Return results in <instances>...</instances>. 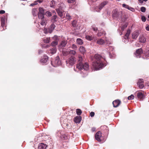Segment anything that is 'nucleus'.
<instances>
[{
	"mask_svg": "<svg viewBox=\"0 0 149 149\" xmlns=\"http://www.w3.org/2000/svg\"><path fill=\"white\" fill-rule=\"evenodd\" d=\"M74 121L77 123H79L81 120V117L80 116L76 117L74 118Z\"/></svg>",
	"mask_w": 149,
	"mask_h": 149,
	"instance_id": "412c9836",
	"label": "nucleus"
},
{
	"mask_svg": "<svg viewBox=\"0 0 149 149\" xmlns=\"http://www.w3.org/2000/svg\"><path fill=\"white\" fill-rule=\"evenodd\" d=\"M103 127H104L105 128H107V127L106 126H103Z\"/></svg>",
	"mask_w": 149,
	"mask_h": 149,
	"instance_id": "69168bd1",
	"label": "nucleus"
},
{
	"mask_svg": "<svg viewBox=\"0 0 149 149\" xmlns=\"http://www.w3.org/2000/svg\"><path fill=\"white\" fill-rule=\"evenodd\" d=\"M58 42L57 41H53L51 43V45L52 46H55L58 44Z\"/></svg>",
	"mask_w": 149,
	"mask_h": 149,
	"instance_id": "58836bf2",
	"label": "nucleus"
},
{
	"mask_svg": "<svg viewBox=\"0 0 149 149\" xmlns=\"http://www.w3.org/2000/svg\"><path fill=\"white\" fill-rule=\"evenodd\" d=\"M107 4V2L104 1L101 3L100 5L99 9L96 10V11L97 12H100V10L104 7V6Z\"/></svg>",
	"mask_w": 149,
	"mask_h": 149,
	"instance_id": "4468645a",
	"label": "nucleus"
},
{
	"mask_svg": "<svg viewBox=\"0 0 149 149\" xmlns=\"http://www.w3.org/2000/svg\"><path fill=\"white\" fill-rule=\"evenodd\" d=\"M69 49H68V51H66V52H64V51H63V55L65 56L68 55V54H69Z\"/></svg>",
	"mask_w": 149,
	"mask_h": 149,
	"instance_id": "ea45409f",
	"label": "nucleus"
},
{
	"mask_svg": "<svg viewBox=\"0 0 149 149\" xmlns=\"http://www.w3.org/2000/svg\"><path fill=\"white\" fill-rule=\"evenodd\" d=\"M56 49L55 48H53L50 50V52L53 54H55L56 52Z\"/></svg>",
	"mask_w": 149,
	"mask_h": 149,
	"instance_id": "473e14b6",
	"label": "nucleus"
},
{
	"mask_svg": "<svg viewBox=\"0 0 149 149\" xmlns=\"http://www.w3.org/2000/svg\"><path fill=\"white\" fill-rule=\"evenodd\" d=\"M141 20L143 22H145L146 21V17L144 16H142V17H141Z\"/></svg>",
	"mask_w": 149,
	"mask_h": 149,
	"instance_id": "603ef678",
	"label": "nucleus"
},
{
	"mask_svg": "<svg viewBox=\"0 0 149 149\" xmlns=\"http://www.w3.org/2000/svg\"><path fill=\"white\" fill-rule=\"evenodd\" d=\"M55 4V1H54L52 0L51 1L50 3V5L51 7H53L54 6Z\"/></svg>",
	"mask_w": 149,
	"mask_h": 149,
	"instance_id": "4c0bfd02",
	"label": "nucleus"
},
{
	"mask_svg": "<svg viewBox=\"0 0 149 149\" xmlns=\"http://www.w3.org/2000/svg\"><path fill=\"white\" fill-rule=\"evenodd\" d=\"M56 11L58 15L61 17H62L63 16V13L64 11L60 8H59L56 9Z\"/></svg>",
	"mask_w": 149,
	"mask_h": 149,
	"instance_id": "f8f14e48",
	"label": "nucleus"
},
{
	"mask_svg": "<svg viewBox=\"0 0 149 149\" xmlns=\"http://www.w3.org/2000/svg\"><path fill=\"white\" fill-rule=\"evenodd\" d=\"M76 22L75 21H73L72 23V24L73 26H76Z\"/></svg>",
	"mask_w": 149,
	"mask_h": 149,
	"instance_id": "864d4df0",
	"label": "nucleus"
},
{
	"mask_svg": "<svg viewBox=\"0 0 149 149\" xmlns=\"http://www.w3.org/2000/svg\"><path fill=\"white\" fill-rule=\"evenodd\" d=\"M130 29H128L127 31L125 36L124 38L123 39V42L126 43L128 41V37L130 34Z\"/></svg>",
	"mask_w": 149,
	"mask_h": 149,
	"instance_id": "423d86ee",
	"label": "nucleus"
},
{
	"mask_svg": "<svg viewBox=\"0 0 149 149\" xmlns=\"http://www.w3.org/2000/svg\"><path fill=\"white\" fill-rule=\"evenodd\" d=\"M143 0V1H148V0Z\"/></svg>",
	"mask_w": 149,
	"mask_h": 149,
	"instance_id": "338daca9",
	"label": "nucleus"
},
{
	"mask_svg": "<svg viewBox=\"0 0 149 149\" xmlns=\"http://www.w3.org/2000/svg\"><path fill=\"white\" fill-rule=\"evenodd\" d=\"M49 47V46H48V45H47L46 46V47Z\"/></svg>",
	"mask_w": 149,
	"mask_h": 149,
	"instance_id": "774afa93",
	"label": "nucleus"
},
{
	"mask_svg": "<svg viewBox=\"0 0 149 149\" xmlns=\"http://www.w3.org/2000/svg\"><path fill=\"white\" fill-rule=\"evenodd\" d=\"M76 113L77 115H80L82 113V111L81 110H80V109H77L76 110Z\"/></svg>",
	"mask_w": 149,
	"mask_h": 149,
	"instance_id": "e433bc0d",
	"label": "nucleus"
},
{
	"mask_svg": "<svg viewBox=\"0 0 149 149\" xmlns=\"http://www.w3.org/2000/svg\"><path fill=\"white\" fill-rule=\"evenodd\" d=\"M48 59V57L46 55H45L43 58L40 60V62L43 64L47 62Z\"/></svg>",
	"mask_w": 149,
	"mask_h": 149,
	"instance_id": "ddd939ff",
	"label": "nucleus"
},
{
	"mask_svg": "<svg viewBox=\"0 0 149 149\" xmlns=\"http://www.w3.org/2000/svg\"><path fill=\"white\" fill-rule=\"evenodd\" d=\"M120 13L117 10H115L113 11L112 16L113 17H117L119 16Z\"/></svg>",
	"mask_w": 149,
	"mask_h": 149,
	"instance_id": "6ab92c4d",
	"label": "nucleus"
},
{
	"mask_svg": "<svg viewBox=\"0 0 149 149\" xmlns=\"http://www.w3.org/2000/svg\"><path fill=\"white\" fill-rule=\"evenodd\" d=\"M143 83V81L142 79H140L139 80L138 82L137 83V84L138 85L139 88L141 89L143 88L144 87Z\"/></svg>",
	"mask_w": 149,
	"mask_h": 149,
	"instance_id": "1a4fd4ad",
	"label": "nucleus"
},
{
	"mask_svg": "<svg viewBox=\"0 0 149 149\" xmlns=\"http://www.w3.org/2000/svg\"><path fill=\"white\" fill-rule=\"evenodd\" d=\"M144 56H145V58L146 59L148 58V57H149V49H148L146 50Z\"/></svg>",
	"mask_w": 149,
	"mask_h": 149,
	"instance_id": "5701e85b",
	"label": "nucleus"
},
{
	"mask_svg": "<svg viewBox=\"0 0 149 149\" xmlns=\"http://www.w3.org/2000/svg\"><path fill=\"white\" fill-rule=\"evenodd\" d=\"M79 63L77 65V68L80 70V73L83 74V77H85L87 74V71L89 69V66L87 63H83L81 61L82 58L81 56L79 58Z\"/></svg>",
	"mask_w": 149,
	"mask_h": 149,
	"instance_id": "f257e3e1",
	"label": "nucleus"
},
{
	"mask_svg": "<svg viewBox=\"0 0 149 149\" xmlns=\"http://www.w3.org/2000/svg\"><path fill=\"white\" fill-rule=\"evenodd\" d=\"M139 34V32L138 31H136L134 32L132 34V38L136 39L138 36Z\"/></svg>",
	"mask_w": 149,
	"mask_h": 149,
	"instance_id": "9d476101",
	"label": "nucleus"
},
{
	"mask_svg": "<svg viewBox=\"0 0 149 149\" xmlns=\"http://www.w3.org/2000/svg\"><path fill=\"white\" fill-rule=\"evenodd\" d=\"M105 31L103 30H101L100 31L98 32L97 34L98 36H101L102 35L105 34Z\"/></svg>",
	"mask_w": 149,
	"mask_h": 149,
	"instance_id": "393cba45",
	"label": "nucleus"
},
{
	"mask_svg": "<svg viewBox=\"0 0 149 149\" xmlns=\"http://www.w3.org/2000/svg\"><path fill=\"white\" fill-rule=\"evenodd\" d=\"M75 0H67L68 2L69 3H72L74 2Z\"/></svg>",
	"mask_w": 149,
	"mask_h": 149,
	"instance_id": "3c124183",
	"label": "nucleus"
},
{
	"mask_svg": "<svg viewBox=\"0 0 149 149\" xmlns=\"http://www.w3.org/2000/svg\"><path fill=\"white\" fill-rule=\"evenodd\" d=\"M138 1L139 2L141 3H142L143 2V0H138Z\"/></svg>",
	"mask_w": 149,
	"mask_h": 149,
	"instance_id": "052dcab7",
	"label": "nucleus"
},
{
	"mask_svg": "<svg viewBox=\"0 0 149 149\" xmlns=\"http://www.w3.org/2000/svg\"><path fill=\"white\" fill-rule=\"evenodd\" d=\"M127 26V25L126 24H125L123 25L121 27V29L122 31H123L126 28Z\"/></svg>",
	"mask_w": 149,
	"mask_h": 149,
	"instance_id": "de8ad7c7",
	"label": "nucleus"
},
{
	"mask_svg": "<svg viewBox=\"0 0 149 149\" xmlns=\"http://www.w3.org/2000/svg\"><path fill=\"white\" fill-rule=\"evenodd\" d=\"M36 3H33L31 4L30 5V6H33L36 5Z\"/></svg>",
	"mask_w": 149,
	"mask_h": 149,
	"instance_id": "e2e57ef3",
	"label": "nucleus"
},
{
	"mask_svg": "<svg viewBox=\"0 0 149 149\" xmlns=\"http://www.w3.org/2000/svg\"><path fill=\"white\" fill-rule=\"evenodd\" d=\"M137 96L138 98L141 100H142L145 98V96L143 93L141 92H139L137 93Z\"/></svg>",
	"mask_w": 149,
	"mask_h": 149,
	"instance_id": "2eb2a0df",
	"label": "nucleus"
},
{
	"mask_svg": "<svg viewBox=\"0 0 149 149\" xmlns=\"http://www.w3.org/2000/svg\"><path fill=\"white\" fill-rule=\"evenodd\" d=\"M55 27V26L54 24H52L48 28L49 33H51Z\"/></svg>",
	"mask_w": 149,
	"mask_h": 149,
	"instance_id": "dca6fc26",
	"label": "nucleus"
},
{
	"mask_svg": "<svg viewBox=\"0 0 149 149\" xmlns=\"http://www.w3.org/2000/svg\"><path fill=\"white\" fill-rule=\"evenodd\" d=\"M38 2H39L40 3L42 2L43 0H38Z\"/></svg>",
	"mask_w": 149,
	"mask_h": 149,
	"instance_id": "680f3d73",
	"label": "nucleus"
},
{
	"mask_svg": "<svg viewBox=\"0 0 149 149\" xmlns=\"http://www.w3.org/2000/svg\"><path fill=\"white\" fill-rule=\"evenodd\" d=\"M39 12L38 13L44 14V10L41 7H40L38 9Z\"/></svg>",
	"mask_w": 149,
	"mask_h": 149,
	"instance_id": "f704fd0d",
	"label": "nucleus"
},
{
	"mask_svg": "<svg viewBox=\"0 0 149 149\" xmlns=\"http://www.w3.org/2000/svg\"><path fill=\"white\" fill-rule=\"evenodd\" d=\"M40 24L42 26H44L46 25V20L45 18L41 19Z\"/></svg>",
	"mask_w": 149,
	"mask_h": 149,
	"instance_id": "7c9ffc66",
	"label": "nucleus"
},
{
	"mask_svg": "<svg viewBox=\"0 0 149 149\" xmlns=\"http://www.w3.org/2000/svg\"><path fill=\"white\" fill-rule=\"evenodd\" d=\"M139 41L140 42L144 43L146 41V39L143 36H140L139 37Z\"/></svg>",
	"mask_w": 149,
	"mask_h": 149,
	"instance_id": "f3484780",
	"label": "nucleus"
},
{
	"mask_svg": "<svg viewBox=\"0 0 149 149\" xmlns=\"http://www.w3.org/2000/svg\"><path fill=\"white\" fill-rule=\"evenodd\" d=\"M86 38L87 40L90 41L93 40H94V38L92 36H91L88 35H87L86 36Z\"/></svg>",
	"mask_w": 149,
	"mask_h": 149,
	"instance_id": "2f4dec72",
	"label": "nucleus"
},
{
	"mask_svg": "<svg viewBox=\"0 0 149 149\" xmlns=\"http://www.w3.org/2000/svg\"><path fill=\"white\" fill-rule=\"evenodd\" d=\"M94 57L96 61L93 62V66L95 70H99L106 65L102 63V61H101L102 58L100 55L98 54H96L95 55Z\"/></svg>",
	"mask_w": 149,
	"mask_h": 149,
	"instance_id": "f03ea898",
	"label": "nucleus"
},
{
	"mask_svg": "<svg viewBox=\"0 0 149 149\" xmlns=\"http://www.w3.org/2000/svg\"><path fill=\"white\" fill-rule=\"evenodd\" d=\"M96 130V128L95 127H93L91 129V131L92 132H94Z\"/></svg>",
	"mask_w": 149,
	"mask_h": 149,
	"instance_id": "6e6d98bb",
	"label": "nucleus"
},
{
	"mask_svg": "<svg viewBox=\"0 0 149 149\" xmlns=\"http://www.w3.org/2000/svg\"><path fill=\"white\" fill-rule=\"evenodd\" d=\"M38 15L39 19H41L45 18L44 16V14L38 13Z\"/></svg>",
	"mask_w": 149,
	"mask_h": 149,
	"instance_id": "72a5a7b5",
	"label": "nucleus"
},
{
	"mask_svg": "<svg viewBox=\"0 0 149 149\" xmlns=\"http://www.w3.org/2000/svg\"><path fill=\"white\" fill-rule=\"evenodd\" d=\"M52 65L54 67H56L59 65L61 64V61L60 60L59 57L57 56L54 61H51Z\"/></svg>",
	"mask_w": 149,
	"mask_h": 149,
	"instance_id": "39448f33",
	"label": "nucleus"
},
{
	"mask_svg": "<svg viewBox=\"0 0 149 149\" xmlns=\"http://www.w3.org/2000/svg\"><path fill=\"white\" fill-rule=\"evenodd\" d=\"M52 38L54 41H57V42L59 40V37L57 36H55Z\"/></svg>",
	"mask_w": 149,
	"mask_h": 149,
	"instance_id": "c9c22d12",
	"label": "nucleus"
},
{
	"mask_svg": "<svg viewBox=\"0 0 149 149\" xmlns=\"http://www.w3.org/2000/svg\"><path fill=\"white\" fill-rule=\"evenodd\" d=\"M37 9L36 8H33L32 10V13L33 16H36L37 15Z\"/></svg>",
	"mask_w": 149,
	"mask_h": 149,
	"instance_id": "c756f323",
	"label": "nucleus"
},
{
	"mask_svg": "<svg viewBox=\"0 0 149 149\" xmlns=\"http://www.w3.org/2000/svg\"><path fill=\"white\" fill-rule=\"evenodd\" d=\"M79 50L80 52L83 54L85 53L86 51L85 47L82 46L80 47Z\"/></svg>",
	"mask_w": 149,
	"mask_h": 149,
	"instance_id": "aec40b11",
	"label": "nucleus"
},
{
	"mask_svg": "<svg viewBox=\"0 0 149 149\" xmlns=\"http://www.w3.org/2000/svg\"><path fill=\"white\" fill-rule=\"evenodd\" d=\"M128 9L132 12H134L135 11V9H134V8L131 7H130L129 6L128 7Z\"/></svg>",
	"mask_w": 149,
	"mask_h": 149,
	"instance_id": "49530a36",
	"label": "nucleus"
},
{
	"mask_svg": "<svg viewBox=\"0 0 149 149\" xmlns=\"http://www.w3.org/2000/svg\"><path fill=\"white\" fill-rule=\"evenodd\" d=\"M5 13V11L3 10H1L0 11V14H3Z\"/></svg>",
	"mask_w": 149,
	"mask_h": 149,
	"instance_id": "bf43d9fd",
	"label": "nucleus"
},
{
	"mask_svg": "<svg viewBox=\"0 0 149 149\" xmlns=\"http://www.w3.org/2000/svg\"><path fill=\"white\" fill-rule=\"evenodd\" d=\"M143 51L141 48L138 49L136 51V52L134 53V56L137 58H139L141 57V55L143 53Z\"/></svg>",
	"mask_w": 149,
	"mask_h": 149,
	"instance_id": "6e6552de",
	"label": "nucleus"
},
{
	"mask_svg": "<svg viewBox=\"0 0 149 149\" xmlns=\"http://www.w3.org/2000/svg\"><path fill=\"white\" fill-rule=\"evenodd\" d=\"M43 31H44V32L46 34L49 33V32H48V29H47L46 28H45L44 29Z\"/></svg>",
	"mask_w": 149,
	"mask_h": 149,
	"instance_id": "a18cd8bd",
	"label": "nucleus"
},
{
	"mask_svg": "<svg viewBox=\"0 0 149 149\" xmlns=\"http://www.w3.org/2000/svg\"><path fill=\"white\" fill-rule=\"evenodd\" d=\"M50 38H45L43 39V41L45 43H47L49 42Z\"/></svg>",
	"mask_w": 149,
	"mask_h": 149,
	"instance_id": "c85d7f7f",
	"label": "nucleus"
},
{
	"mask_svg": "<svg viewBox=\"0 0 149 149\" xmlns=\"http://www.w3.org/2000/svg\"><path fill=\"white\" fill-rule=\"evenodd\" d=\"M66 17L67 19H71V17L69 14L67 13Z\"/></svg>",
	"mask_w": 149,
	"mask_h": 149,
	"instance_id": "c03bdc74",
	"label": "nucleus"
},
{
	"mask_svg": "<svg viewBox=\"0 0 149 149\" xmlns=\"http://www.w3.org/2000/svg\"><path fill=\"white\" fill-rule=\"evenodd\" d=\"M93 31H96L97 30V28H96V27H93Z\"/></svg>",
	"mask_w": 149,
	"mask_h": 149,
	"instance_id": "13d9d810",
	"label": "nucleus"
},
{
	"mask_svg": "<svg viewBox=\"0 0 149 149\" xmlns=\"http://www.w3.org/2000/svg\"><path fill=\"white\" fill-rule=\"evenodd\" d=\"M94 42H96L97 44L100 45H103L105 44L110 45L111 44L109 39L106 37H103L100 38H94Z\"/></svg>",
	"mask_w": 149,
	"mask_h": 149,
	"instance_id": "7ed1b4c3",
	"label": "nucleus"
},
{
	"mask_svg": "<svg viewBox=\"0 0 149 149\" xmlns=\"http://www.w3.org/2000/svg\"><path fill=\"white\" fill-rule=\"evenodd\" d=\"M1 26L3 27L5 25V18L4 17H1Z\"/></svg>",
	"mask_w": 149,
	"mask_h": 149,
	"instance_id": "4be33fe9",
	"label": "nucleus"
},
{
	"mask_svg": "<svg viewBox=\"0 0 149 149\" xmlns=\"http://www.w3.org/2000/svg\"><path fill=\"white\" fill-rule=\"evenodd\" d=\"M122 6H123V7L126 8H127V9H128V7H129V6H128L127 5H126L125 4H123Z\"/></svg>",
	"mask_w": 149,
	"mask_h": 149,
	"instance_id": "8fccbe9b",
	"label": "nucleus"
},
{
	"mask_svg": "<svg viewBox=\"0 0 149 149\" xmlns=\"http://www.w3.org/2000/svg\"><path fill=\"white\" fill-rule=\"evenodd\" d=\"M46 14L48 16L50 17L52 16V13L49 11H47L46 12Z\"/></svg>",
	"mask_w": 149,
	"mask_h": 149,
	"instance_id": "09e8293b",
	"label": "nucleus"
},
{
	"mask_svg": "<svg viewBox=\"0 0 149 149\" xmlns=\"http://www.w3.org/2000/svg\"><path fill=\"white\" fill-rule=\"evenodd\" d=\"M69 54L73 55H75L76 53L77 52L76 51V50H70L69 49Z\"/></svg>",
	"mask_w": 149,
	"mask_h": 149,
	"instance_id": "cd10ccee",
	"label": "nucleus"
},
{
	"mask_svg": "<svg viewBox=\"0 0 149 149\" xmlns=\"http://www.w3.org/2000/svg\"><path fill=\"white\" fill-rule=\"evenodd\" d=\"M71 48L72 49H73L74 50H76L77 48V46L74 44L72 45Z\"/></svg>",
	"mask_w": 149,
	"mask_h": 149,
	"instance_id": "a19ab883",
	"label": "nucleus"
},
{
	"mask_svg": "<svg viewBox=\"0 0 149 149\" xmlns=\"http://www.w3.org/2000/svg\"><path fill=\"white\" fill-rule=\"evenodd\" d=\"M76 42L77 44L81 45L83 44V41L80 38H77L76 40Z\"/></svg>",
	"mask_w": 149,
	"mask_h": 149,
	"instance_id": "b1692460",
	"label": "nucleus"
},
{
	"mask_svg": "<svg viewBox=\"0 0 149 149\" xmlns=\"http://www.w3.org/2000/svg\"><path fill=\"white\" fill-rule=\"evenodd\" d=\"M146 8L145 7H142L141 8V11L143 12H145L146 11Z\"/></svg>",
	"mask_w": 149,
	"mask_h": 149,
	"instance_id": "37998d69",
	"label": "nucleus"
},
{
	"mask_svg": "<svg viewBox=\"0 0 149 149\" xmlns=\"http://www.w3.org/2000/svg\"><path fill=\"white\" fill-rule=\"evenodd\" d=\"M47 145L42 143H40L38 146V148L39 149H46Z\"/></svg>",
	"mask_w": 149,
	"mask_h": 149,
	"instance_id": "a211bd4d",
	"label": "nucleus"
},
{
	"mask_svg": "<svg viewBox=\"0 0 149 149\" xmlns=\"http://www.w3.org/2000/svg\"><path fill=\"white\" fill-rule=\"evenodd\" d=\"M121 102L119 100H116L113 102V106L114 107H118L120 104Z\"/></svg>",
	"mask_w": 149,
	"mask_h": 149,
	"instance_id": "9b49d317",
	"label": "nucleus"
},
{
	"mask_svg": "<svg viewBox=\"0 0 149 149\" xmlns=\"http://www.w3.org/2000/svg\"><path fill=\"white\" fill-rule=\"evenodd\" d=\"M102 136V133L100 131L97 132L95 136V139L98 141H101Z\"/></svg>",
	"mask_w": 149,
	"mask_h": 149,
	"instance_id": "0eeeda50",
	"label": "nucleus"
},
{
	"mask_svg": "<svg viewBox=\"0 0 149 149\" xmlns=\"http://www.w3.org/2000/svg\"><path fill=\"white\" fill-rule=\"evenodd\" d=\"M146 30L149 31V25H148L146 27Z\"/></svg>",
	"mask_w": 149,
	"mask_h": 149,
	"instance_id": "4d7b16f0",
	"label": "nucleus"
},
{
	"mask_svg": "<svg viewBox=\"0 0 149 149\" xmlns=\"http://www.w3.org/2000/svg\"><path fill=\"white\" fill-rule=\"evenodd\" d=\"M66 43L67 42L65 41H62L61 43L59 45V47H64L66 45Z\"/></svg>",
	"mask_w": 149,
	"mask_h": 149,
	"instance_id": "a878e982",
	"label": "nucleus"
},
{
	"mask_svg": "<svg viewBox=\"0 0 149 149\" xmlns=\"http://www.w3.org/2000/svg\"><path fill=\"white\" fill-rule=\"evenodd\" d=\"M42 52V51L41 50H39V54H40Z\"/></svg>",
	"mask_w": 149,
	"mask_h": 149,
	"instance_id": "0e129e2a",
	"label": "nucleus"
},
{
	"mask_svg": "<svg viewBox=\"0 0 149 149\" xmlns=\"http://www.w3.org/2000/svg\"><path fill=\"white\" fill-rule=\"evenodd\" d=\"M95 115V113L93 112H91L90 113V116L91 117H93Z\"/></svg>",
	"mask_w": 149,
	"mask_h": 149,
	"instance_id": "5fc2aeb1",
	"label": "nucleus"
},
{
	"mask_svg": "<svg viewBox=\"0 0 149 149\" xmlns=\"http://www.w3.org/2000/svg\"><path fill=\"white\" fill-rule=\"evenodd\" d=\"M134 96L133 95H131L128 97L127 98L129 100H131L134 99Z\"/></svg>",
	"mask_w": 149,
	"mask_h": 149,
	"instance_id": "79ce46f5",
	"label": "nucleus"
},
{
	"mask_svg": "<svg viewBox=\"0 0 149 149\" xmlns=\"http://www.w3.org/2000/svg\"><path fill=\"white\" fill-rule=\"evenodd\" d=\"M57 18V16L56 15L53 16L51 19V21L53 22H56V19Z\"/></svg>",
	"mask_w": 149,
	"mask_h": 149,
	"instance_id": "bb28decb",
	"label": "nucleus"
},
{
	"mask_svg": "<svg viewBox=\"0 0 149 149\" xmlns=\"http://www.w3.org/2000/svg\"><path fill=\"white\" fill-rule=\"evenodd\" d=\"M76 60L73 56H71L66 61V65L69 67L73 66L75 63Z\"/></svg>",
	"mask_w": 149,
	"mask_h": 149,
	"instance_id": "20e7f679",
	"label": "nucleus"
}]
</instances>
